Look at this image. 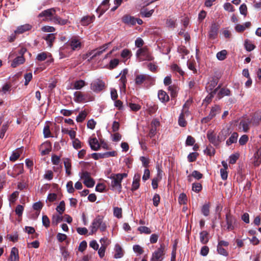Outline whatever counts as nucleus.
Instances as JSON below:
<instances>
[{"mask_svg":"<svg viewBox=\"0 0 261 261\" xmlns=\"http://www.w3.org/2000/svg\"><path fill=\"white\" fill-rule=\"evenodd\" d=\"M238 136L239 135L237 133H233L230 138L227 140L226 145L229 146L231 144L237 142Z\"/></svg>","mask_w":261,"mask_h":261,"instance_id":"nucleus-33","label":"nucleus"},{"mask_svg":"<svg viewBox=\"0 0 261 261\" xmlns=\"http://www.w3.org/2000/svg\"><path fill=\"white\" fill-rule=\"evenodd\" d=\"M98 228L102 232L105 231L107 228L106 224L103 222L102 218L100 216L96 217L93 220L89 227V229L90 230L89 235L95 233Z\"/></svg>","mask_w":261,"mask_h":261,"instance_id":"nucleus-4","label":"nucleus"},{"mask_svg":"<svg viewBox=\"0 0 261 261\" xmlns=\"http://www.w3.org/2000/svg\"><path fill=\"white\" fill-rule=\"evenodd\" d=\"M32 29V26L29 24H25L21 25L17 28L16 30L14 31L15 34H22L27 31L30 30Z\"/></svg>","mask_w":261,"mask_h":261,"instance_id":"nucleus-18","label":"nucleus"},{"mask_svg":"<svg viewBox=\"0 0 261 261\" xmlns=\"http://www.w3.org/2000/svg\"><path fill=\"white\" fill-rule=\"evenodd\" d=\"M136 56L139 61H151L153 57L148 51L146 46L139 48L136 53Z\"/></svg>","mask_w":261,"mask_h":261,"instance_id":"nucleus-6","label":"nucleus"},{"mask_svg":"<svg viewBox=\"0 0 261 261\" xmlns=\"http://www.w3.org/2000/svg\"><path fill=\"white\" fill-rule=\"evenodd\" d=\"M187 198L186 195L182 193L179 195L178 202L180 204H185L187 203Z\"/></svg>","mask_w":261,"mask_h":261,"instance_id":"nucleus-44","label":"nucleus"},{"mask_svg":"<svg viewBox=\"0 0 261 261\" xmlns=\"http://www.w3.org/2000/svg\"><path fill=\"white\" fill-rule=\"evenodd\" d=\"M226 55L227 51L226 50H222L217 54L216 57L219 60L223 61L226 58Z\"/></svg>","mask_w":261,"mask_h":261,"instance_id":"nucleus-37","label":"nucleus"},{"mask_svg":"<svg viewBox=\"0 0 261 261\" xmlns=\"http://www.w3.org/2000/svg\"><path fill=\"white\" fill-rule=\"evenodd\" d=\"M229 245V243L227 241L221 240L218 241V245L217 247V250L218 253L224 256H227L228 253L224 247H227Z\"/></svg>","mask_w":261,"mask_h":261,"instance_id":"nucleus-10","label":"nucleus"},{"mask_svg":"<svg viewBox=\"0 0 261 261\" xmlns=\"http://www.w3.org/2000/svg\"><path fill=\"white\" fill-rule=\"evenodd\" d=\"M51 161L54 165H58L60 162V157L57 155H53L51 156Z\"/></svg>","mask_w":261,"mask_h":261,"instance_id":"nucleus-53","label":"nucleus"},{"mask_svg":"<svg viewBox=\"0 0 261 261\" xmlns=\"http://www.w3.org/2000/svg\"><path fill=\"white\" fill-rule=\"evenodd\" d=\"M10 259L11 261H19L18 250L16 248L12 249Z\"/></svg>","mask_w":261,"mask_h":261,"instance_id":"nucleus-28","label":"nucleus"},{"mask_svg":"<svg viewBox=\"0 0 261 261\" xmlns=\"http://www.w3.org/2000/svg\"><path fill=\"white\" fill-rule=\"evenodd\" d=\"M51 151V146L49 143H45L41 145L40 152L42 155H45L49 153Z\"/></svg>","mask_w":261,"mask_h":261,"instance_id":"nucleus-22","label":"nucleus"},{"mask_svg":"<svg viewBox=\"0 0 261 261\" xmlns=\"http://www.w3.org/2000/svg\"><path fill=\"white\" fill-rule=\"evenodd\" d=\"M202 189V186L200 183H194L192 185V190L198 193Z\"/></svg>","mask_w":261,"mask_h":261,"instance_id":"nucleus-52","label":"nucleus"},{"mask_svg":"<svg viewBox=\"0 0 261 261\" xmlns=\"http://www.w3.org/2000/svg\"><path fill=\"white\" fill-rule=\"evenodd\" d=\"M200 241L202 244H206L209 241L208 233L205 230L202 231L199 233Z\"/></svg>","mask_w":261,"mask_h":261,"instance_id":"nucleus-25","label":"nucleus"},{"mask_svg":"<svg viewBox=\"0 0 261 261\" xmlns=\"http://www.w3.org/2000/svg\"><path fill=\"white\" fill-rule=\"evenodd\" d=\"M86 85V82L82 80L75 81L74 83L71 84L72 87L70 89L75 90H81L82 88Z\"/></svg>","mask_w":261,"mask_h":261,"instance_id":"nucleus-19","label":"nucleus"},{"mask_svg":"<svg viewBox=\"0 0 261 261\" xmlns=\"http://www.w3.org/2000/svg\"><path fill=\"white\" fill-rule=\"evenodd\" d=\"M84 184L88 188H92L95 184V181L91 177L87 179L86 180H84Z\"/></svg>","mask_w":261,"mask_h":261,"instance_id":"nucleus-45","label":"nucleus"},{"mask_svg":"<svg viewBox=\"0 0 261 261\" xmlns=\"http://www.w3.org/2000/svg\"><path fill=\"white\" fill-rule=\"evenodd\" d=\"M138 230L141 233L150 234L151 232L150 229L146 226H140Z\"/></svg>","mask_w":261,"mask_h":261,"instance_id":"nucleus-42","label":"nucleus"},{"mask_svg":"<svg viewBox=\"0 0 261 261\" xmlns=\"http://www.w3.org/2000/svg\"><path fill=\"white\" fill-rule=\"evenodd\" d=\"M81 178L84 180H86L91 178L90 174L87 171H84L80 174Z\"/></svg>","mask_w":261,"mask_h":261,"instance_id":"nucleus-62","label":"nucleus"},{"mask_svg":"<svg viewBox=\"0 0 261 261\" xmlns=\"http://www.w3.org/2000/svg\"><path fill=\"white\" fill-rule=\"evenodd\" d=\"M224 9L229 12H233L234 9L233 6L229 3H226L224 4Z\"/></svg>","mask_w":261,"mask_h":261,"instance_id":"nucleus-60","label":"nucleus"},{"mask_svg":"<svg viewBox=\"0 0 261 261\" xmlns=\"http://www.w3.org/2000/svg\"><path fill=\"white\" fill-rule=\"evenodd\" d=\"M191 104V101L187 100L183 106L181 114L179 116L178 124L180 126L185 127L187 125V122L185 118L188 117L190 115L189 111V107Z\"/></svg>","mask_w":261,"mask_h":261,"instance_id":"nucleus-5","label":"nucleus"},{"mask_svg":"<svg viewBox=\"0 0 261 261\" xmlns=\"http://www.w3.org/2000/svg\"><path fill=\"white\" fill-rule=\"evenodd\" d=\"M110 44V43L105 44L96 49L92 50L89 52L87 55L91 56V59H92L97 56H99L108 48Z\"/></svg>","mask_w":261,"mask_h":261,"instance_id":"nucleus-13","label":"nucleus"},{"mask_svg":"<svg viewBox=\"0 0 261 261\" xmlns=\"http://www.w3.org/2000/svg\"><path fill=\"white\" fill-rule=\"evenodd\" d=\"M68 44L73 50H78L81 49L82 43L80 39L77 37H72L68 41Z\"/></svg>","mask_w":261,"mask_h":261,"instance_id":"nucleus-11","label":"nucleus"},{"mask_svg":"<svg viewBox=\"0 0 261 261\" xmlns=\"http://www.w3.org/2000/svg\"><path fill=\"white\" fill-rule=\"evenodd\" d=\"M55 38L54 34H48L45 37H44V39L46 40L48 46L50 47L51 46L52 43L54 41Z\"/></svg>","mask_w":261,"mask_h":261,"instance_id":"nucleus-39","label":"nucleus"},{"mask_svg":"<svg viewBox=\"0 0 261 261\" xmlns=\"http://www.w3.org/2000/svg\"><path fill=\"white\" fill-rule=\"evenodd\" d=\"M140 175L139 174L136 173L135 174L133 178V181L132 186V190L136 191L140 187Z\"/></svg>","mask_w":261,"mask_h":261,"instance_id":"nucleus-20","label":"nucleus"},{"mask_svg":"<svg viewBox=\"0 0 261 261\" xmlns=\"http://www.w3.org/2000/svg\"><path fill=\"white\" fill-rule=\"evenodd\" d=\"M51 55L49 53L42 52L38 54L36 56V60L38 61H43L48 57H50Z\"/></svg>","mask_w":261,"mask_h":261,"instance_id":"nucleus-31","label":"nucleus"},{"mask_svg":"<svg viewBox=\"0 0 261 261\" xmlns=\"http://www.w3.org/2000/svg\"><path fill=\"white\" fill-rule=\"evenodd\" d=\"M153 12V9L148 11L146 9H143L141 10L140 14L142 17H149L151 16Z\"/></svg>","mask_w":261,"mask_h":261,"instance_id":"nucleus-35","label":"nucleus"},{"mask_svg":"<svg viewBox=\"0 0 261 261\" xmlns=\"http://www.w3.org/2000/svg\"><path fill=\"white\" fill-rule=\"evenodd\" d=\"M64 164L66 170V173L68 175H71V164L70 160L68 158L64 160Z\"/></svg>","mask_w":261,"mask_h":261,"instance_id":"nucleus-30","label":"nucleus"},{"mask_svg":"<svg viewBox=\"0 0 261 261\" xmlns=\"http://www.w3.org/2000/svg\"><path fill=\"white\" fill-rule=\"evenodd\" d=\"M25 62V59L22 56H18L15 58L11 64V67L15 68L18 66L22 64Z\"/></svg>","mask_w":261,"mask_h":261,"instance_id":"nucleus-21","label":"nucleus"},{"mask_svg":"<svg viewBox=\"0 0 261 261\" xmlns=\"http://www.w3.org/2000/svg\"><path fill=\"white\" fill-rule=\"evenodd\" d=\"M119 62V60L117 59L111 60L109 64V68L111 69L115 68L118 65Z\"/></svg>","mask_w":261,"mask_h":261,"instance_id":"nucleus-57","label":"nucleus"},{"mask_svg":"<svg viewBox=\"0 0 261 261\" xmlns=\"http://www.w3.org/2000/svg\"><path fill=\"white\" fill-rule=\"evenodd\" d=\"M204 151L207 154L210 156L214 155L215 153V149L212 146L207 147Z\"/></svg>","mask_w":261,"mask_h":261,"instance_id":"nucleus-63","label":"nucleus"},{"mask_svg":"<svg viewBox=\"0 0 261 261\" xmlns=\"http://www.w3.org/2000/svg\"><path fill=\"white\" fill-rule=\"evenodd\" d=\"M240 12L241 14L246 16L247 14V8L245 4H242L239 8Z\"/></svg>","mask_w":261,"mask_h":261,"instance_id":"nucleus-54","label":"nucleus"},{"mask_svg":"<svg viewBox=\"0 0 261 261\" xmlns=\"http://www.w3.org/2000/svg\"><path fill=\"white\" fill-rule=\"evenodd\" d=\"M228 132L227 130H222L221 131L217 137L216 136L213 130H208L207 133V138L209 141L215 146H218L220 142L224 141L227 135Z\"/></svg>","mask_w":261,"mask_h":261,"instance_id":"nucleus-3","label":"nucleus"},{"mask_svg":"<svg viewBox=\"0 0 261 261\" xmlns=\"http://www.w3.org/2000/svg\"><path fill=\"white\" fill-rule=\"evenodd\" d=\"M67 190L68 193H72L74 191V189L73 187V182L72 181H69L66 185Z\"/></svg>","mask_w":261,"mask_h":261,"instance_id":"nucleus-58","label":"nucleus"},{"mask_svg":"<svg viewBox=\"0 0 261 261\" xmlns=\"http://www.w3.org/2000/svg\"><path fill=\"white\" fill-rule=\"evenodd\" d=\"M44 178L48 180H50L53 178V172L51 170L45 171L44 175Z\"/></svg>","mask_w":261,"mask_h":261,"instance_id":"nucleus-56","label":"nucleus"},{"mask_svg":"<svg viewBox=\"0 0 261 261\" xmlns=\"http://www.w3.org/2000/svg\"><path fill=\"white\" fill-rule=\"evenodd\" d=\"M171 69L172 70L178 72L181 75H183L185 73L184 71L177 64L172 65Z\"/></svg>","mask_w":261,"mask_h":261,"instance_id":"nucleus-50","label":"nucleus"},{"mask_svg":"<svg viewBox=\"0 0 261 261\" xmlns=\"http://www.w3.org/2000/svg\"><path fill=\"white\" fill-rule=\"evenodd\" d=\"M130 56L131 51L127 49H123L121 54V56L123 58H128L130 57Z\"/></svg>","mask_w":261,"mask_h":261,"instance_id":"nucleus-55","label":"nucleus"},{"mask_svg":"<svg viewBox=\"0 0 261 261\" xmlns=\"http://www.w3.org/2000/svg\"><path fill=\"white\" fill-rule=\"evenodd\" d=\"M201 212L204 216H208L210 214V206L208 204H205L203 205L201 209Z\"/></svg>","mask_w":261,"mask_h":261,"instance_id":"nucleus-46","label":"nucleus"},{"mask_svg":"<svg viewBox=\"0 0 261 261\" xmlns=\"http://www.w3.org/2000/svg\"><path fill=\"white\" fill-rule=\"evenodd\" d=\"M251 121L248 118L242 119L239 123V129L244 132H247L249 129Z\"/></svg>","mask_w":261,"mask_h":261,"instance_id":"nucleus-14","label":"nucleus"},{"mask_svg":"<svg viewBox=\"0 0 261 261\" xmlns=\"http://www.w3.org/2000/svg\"><path fill=\"white\" fill-rule=\"evenodd\" d=\"M109 0H103L101 5L97 8L96 11L99 12V17H100L109 7Z\"/></svg>","mask_w":261,"mask_h":261,"instance_id":"nucleus-15","label":"nucleus"},{"mask_svg":"<svg viewBox=\"0 0 261 261\" xmlns=\"http://www.w3.org/2000/svg\"><path fill=\"white\" fill-rule=\"evenodd\" d=\"M168 90L170 92V94L172 97H175L176 95L177 88L175 86H170L168 88Z\"/></svg>","mask_w":261,"mask_h":261,"instance_id":"nucleus-61","label":"nucleus"},{"mask_svg":"<svg viewBox=\"0 0 261 261\" xmlns=\"http://www.w3.org/2000/svg\"><path fill=\"white\" fill-rule=\"evenodd\" d=\"M87 113L85 111H82L76 117V120L78 122H83L87 116Z\"/></svg>","mask_w":261,"mask_h":261,"instance_id":"nucleus-38","label":"nucleus"},{"mask_svg":"<svg viewBox=\"0 0 261 261\" xmlns=\"http://www.w3.org/2000/svg\"><path fill=\"white\" fill-rule=\"evenodd\" d=\"M165 246L161 245L160 247L152 254L151 261H162L164 258Z\"/></svg>","mask_w":261,"mask_h":261,"instance_id":"nucleus-7","label":"nucleus"},{"mask_svg":"<svg viewBox=\"0 0 261 261\" xmlns=\"http://www.w3.org/2000/svg\"><path fill=\"white\" fill-rule=\"evenodd\" d=\"M230 93V91L228 89L226 88H222L218 92V95H219V98L224 96L229 95Z\"/></svg>","mask_w":261,"mask_h":261,"instance_id":"nucleus-40","label":"nucleus"},{"mask_svg":"<svg viewBox=\"0 0 261 261\" xmlns=\"http://www.w3.org/2000/svg\"><path fill=\"white\" fill-rule=\"evenodd\" d=\"M38 17H43V21H52L61 25H65L69 22L68 19H62L56 15L55 8H50L43 11L38 15Z\"/></svg>","mask_w":261,"mask_h":261,"instance_id":"nucleus-1","label":"nucleus"},{"mask_svg":"<svg viewBox=\"0 0 261 261\" xmlns=\"http://www.w3.org/2000/svg\"><path fill=\"white\" fill-rule=\"evenodd\" d=\"M89 144L91 149L93 150H97L100 147L98 141L96 138H90L89 140Z\"/></svg>","mask_w":261,"mask_h":261,"instance_id":"nucleus-24","label":"nucleus"},{"mask_svg":"<svg viewBox=\"0 0 261 261\" xmlns=\"http://www.w3.org/2000/svg\"><path fill=\"white\" fill-rule=\"evenodd\" d=\"M101 247H107L110 243V240L107 237H103L100 240Z\"/></svg>","mask_w":261,"mask_h":261,"instance_id":"nucleus-51","label":"nucleus"},{"mask_svg":"<svg viewBox=\"0 0 261 261\" xmlns=\"http://www.w3.org/2000/svg\"><path fill=\"white\" fill-rule=\"evenodd\" d=\"M105 87V83L99 79L94 81L91 84V89L95 92H99L102 91Z\"/></svg>","mask_w":261,"mask_h":261,"instance_id":"nucleus-12","label":"nucleus"},{"mask_svg":"<svg viewBox=\"0 0 261 261\" xmlns=\"http://www.w3.org/2000/svg\"><path fill=\"white\" fill-rule=\"evenodd\" d=\"M219 28V25L215 23L212 24L210 30L209 32V37L211 38L214 39L217 36L218 31Z\"/></svg>","mask_w":261,"mask_h":261,"instance_id":"nucleus-17","label":"nucleus"},{"mask_svg":"<svg viewBox=\"0 0 261 261\" xmlns=\"http://www.w3.org/2000/svg\"><path fill=\"white\" fill-rule=\"evenodd\" d=\"M95 19V16L94 15L92 16H84L81 19V24L84 26L88 25V24L92 23Z\"/></svg>","mask_w":261,"mask_h":261,"instance_id":"nucleus-23","label":"nucleus"},{"mask_svg":"<svg viewBox=\"0 0 261 261\" xmlns=\"http://www.w3.org/2000/svg\"><path fill=\"white\" fill-rule=\"evenodd\" d=\"M43 206V203L40 201L33 204V208L35 211H36V216L35 218L38 217V215H39L40 211L42 208Z\"/></svg>","mask_w":261,"mask_h":261,"instance_id":"nucleus-32","label":"nucleus"},{"mask_svg":"<svg viewBox=\"0 0 261 261\" xmlns=\"http://www.w3.org/2000/svg\"><path fill=\"white\" fill-rule=\"evenodd\" d=\"M226 225L224 226V229L227 230H232L234 228L236 220L230 213L226 215Z\"/></svg>","mask_w":261,"mask_h":261,"instance_id":"nucleus-9","label":"nucleus"},{"mask_svg":"<svg viewBox=\"0 0 261 261\" xmlns=\"http://www.w3.org/2000/svg\"><path fill=\"white\" fill-rule=\"evenodd\" d=\"M122 21L127 24L134 25L136 24V19L128 15H125L122 17Z\"/></svg>","mask_w":261,"mask_h":261,"instance_id":"nucleus-29","label":"nucleus"},{"mask_svg":"<svg viewBox=\"0 0 261 261\" xmlns=\"http://www.w3.org/2000/svg\"><path fill=\"white\" fill-rule=\"evenodd\" d=\"M42 224L46 228H48L50 225V220L46 215H43L42 218Z\"/></svg>","mask_w":261,"mask_h":261,"instance_id":"nucleus-47","label":"nucleus"},{"mask_svg":"<svg viewBox=\"0 0 261 261\" xmlns=\"http://www.w3.org/2000/svg\"><path fill=\"white\" fill-rule=\"evenodd\" d=\"M152 80V77L148 74H138L135 76V82L136 85L140 86L143 84H145L147 82Z\"/></svg>","mask_w":261,"mask_h":261,"instance_id":"nucleus-8","label":"nucleus"},{"mask_svg":"<svg viewBox=\"0 0 261 261\" xmlns=\"http://www.w3.org/2000/svg\"><path fill=\"white\" fill-rule=\"evenodd\" d=\"M65 210V204L64 201L60 202L59 204L57 206L56 210L60 215H62Z\"/></svg>","mask_w":261,"mask_h":261,"instance_id":"nucleus-36","label":"nucleus"},{"mask_svg":"<svg viewBox=\"0 0 261 261\" xmlns=\"http://www.w3.org/2000/svg\"><path fill=\"white\" fill-rule=\"evenodd\" d=\"M158 97L162 102H166L169 100L168 95L163 90L159 91Z\"/></svg>","mask_w":261,"mask_h":261,"instance_id":"nucleus-27","label":"nucleus"},{"mask_svg":"<svg viewBox=\"0 0 261 261\" xmlns=\"http://www.w3.org/2000/svg\"><path fill=\"white\" fill-rule=\"evenodd\" d=\"M115 254H114V258H120L122 257L123 255V251L121 247V246L117 244H116L115 246Z\"/></svg>","mask_w":261,"mask_h":261,"instance_id":"nucleus-26","label":"nucleus"},{"mask_svg":"<svg viewBox=\"0 0 261 261\" xmlns=\"http://www.w3.org/2000/svg\"><path fill=\"white\" fill-rule=\"evenodd\" d=\"M127 176V174L126 173H113L109 177L111 180L110 184V187L113 191H117L120 193L122 189L121 182L124 178Z\"/></svg>","mask_w":261,"mask_h":261,"instance_id":"nucleus-2","label":"nucleus"},{"mask_svg":"<svg viewBox=\"0 0 261 261\" xmlns=\"http://www.w3.org/2000/svg\"><path fill=\"white\" fill-rule=\"evenodd\" d=\"M217 90L218 88H216L210 93H209L208 95L204 99V101L207 103H208L211 101L212 97H213L214 95L216 93Z\"/></svg>","mask_w":261,"mask_h":261,"instance_id":"nucleus-43","label":"nucleus"},{"mask_svg":"<svg viewBox=\"0 0 261 261\" xmlns=\"http://www.w3.org/2000/svg\"><path fill=\"white\" fill-rule=\"evenodd\" d=\"M153 204L154 206H158L160 201V196L158 194H155L153 197Z\"/></svg>","mask_w":261,"mask_h":261,"instance_id":"nucleus-59","label":"nucleus"},{"mask_svg":"<svg viewBox=\"0 0 261 261\" xmlns=\"http://www.w3.org/2000/svg\"><path fill=\"white\" fill-rule=\"evenodd\" d=\"M24 210V207L21 205H18L15 208V212L17 215L19 217H21L22 215Z\"/></svg>","mask_w":261,"mask_h":261,"instance_id":"nucleus-49","label":"nucleus"},{"mask_svg":"<svg viewBox=\"0 0 261 261\" xmlns=\"http://www.w3.org/2000/svg\"><path fill=\"white\" fill-rule=\"evenodd\" d=\"M245 47L246 49L249 51L252 50L255 48L254 45L248 40L245 42Z\"/></svg>","mask_w":261,"mask_h":261,"instance_id":"nucleus-48","label":"nucleus"},{"mask_svg":"<svg viewBox=\"0 0 261 261\" xmlns=\"http://www.w3.org/2000/svg\"><path fill=\"white\" fill-rule=\"evenodd\" d=\"M221 111L220 107L218 106H215L212 107L209 115L212 117L213 118L216 116L217 114L220 113Z\"/></svg>","mask_w":261,"mask_h":261,"instance_id":"nucleus-34","label":"nucleus"},{"mask_svg":"<svg viewBox=\"0 0 261 261\" xmlns=\"http://www.w3.org/2000/svg\"><path fill=\"white\" fill-rule=\"evenodd\" d=\"M114 216L117 218L122 217V208L118 207H114Z\"/></svg>","mask_w":261,"mask_h":261,"instance_id":"nucleus-41","label":"nucleus"},{"mask_svg":"<svg viewBox=\"0 0 261 261\" xmlns=\"http://www.w3.org/2000/svg\"><path fill=\"white\" fill-rule=\"evenodd\" d=\"M73 100L75 102L81 103L86 101L85 94L80 91H76L73 94Z\"/></svg>","mask_w":261,"mask_h":261,"instance_id":"nucleus-16","label":"nucleus"},{"mask_svg":"<svg viewBox=\"0 0 261 261\" xmlns=\"http://www.w3.org/2000/svg\"><path fill=\"white\" fill-rule=\"evenodd\" d=\"M209 252V248L206 246H203L200 250V254L203 256H206Z\"/></svg>","mask_w":261,"mask_h":261,"instance_id":"nucleus-64","label":"nucleus"}]
</instances>
